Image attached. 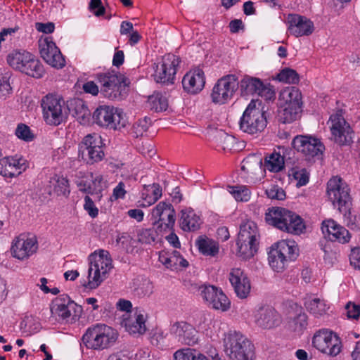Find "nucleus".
<instances>
[{
    "instance_id": "f257e3e1",
    "label": "nucleus",
    "mask_w": 360,
    "mask_h": 360,
    "mask_svg": "<svg viewBox=\"0 0 360 360\" xmlns=\"http://www.w3.org/2000/svg\"><path fill=\"white\" fill-rule=\"evenodd\" d=\"M326 193L334 206H338L340 212L343 214L344 221L351 229L356 227V217L352 214V198L349 188L341 178L333 176L327 183Z\"/></svg>"
},
{
    "instance_id": "f03ea898",
    "label": "nucleus",
    "mask_w": 360,
    "mask_h": 360,
    "mask_svg": "<svg viewBox=\"0 0 360 360\" xmlns=\"http://www.w3.org/2000/svg\"><path fill=\"white\" fill-rule=\"evenodd\" d=\"M265 221L269 225L295 235H300L305 229L304 222L299 214L281 207L268 208Z\"/></svg>"
},
{
    "instance_id": "7ed1b4c3",
    "label": "nucleus",
    "mask_w": 360,
    "mask_h": 360,
    "mask_svg": "<svg viewBox=\"0 0 360 360\" xmlns=\"http://www.w3.org/2000/svg\"><path fill=\"white\" fill-rule=\"evenodd\" d=\"M261 107V102L252 100L243 112L240 121V129L250 135L262 132L267 125L266 112Z\"/></svg>"
},
{
    "instance_id": "20e7f679",
    "label": "nucleus",
    "mask_w": 360,
    "mask_h": 360,
    "mask_svg": "<svg viewBox=\"0 0 360 360\" xmlns=\"http://www.w3.org/2000/svg\"><path fill=\"white\" fill-rule=\"evenodd\" d=\"M298 255L299 248L294 241L281 240L271 246L269 252V264L274 271L282 272Z\"/></svg>"
},
{
    "instance_id": "39448f33",
    "label": "nucleus",
    "mask_w": 360,
    "mask_h": 360,
    "mask_svg": "<svg viewBox=\"0 0 360 360\" xmlns=\"http://www.w3.org/2000/svg\"><path fill=\"white\" fill-rule=\"evenodd\" d=\"M259 233L256 224L249 221L240 225L236 245L237 255L243 259H248L257 252Z\"/></svg>"
},
{
    "instance_id": "423d86ee",
    "label": "nucleus",
    "mask_w": 360,
    "mask_h": 360,
    "mask_svg": "<svg viewBox=\"0 0 360 360\" xmlns=\"http://www.w3.org/2000/svg\"><path fill=\"white\" fill-rule=\"evenodd\" d=\"M224 351L231 360H253L254 345L241 333H230L224 339Z\"/></svg>"
},
{
    "instance_id": "0eeeda50",
    "label": "nucleus",
    "mask_w": 360,
    "mask_h": 360,
    "mask_svg": "<svg viewBox=\"0 0 360 360\" xmlns=\"http://www.w3.org/2000/svg\"><path fill=\"white\" fill-rule=\"evenodd\" d=\"M92 119L98 126L113 130H120L127 122L121 109L107 105L98 106L94 112Z\"/></svg>"
},
{
    "instance_id": "6e6552de",
    "label": "nucleus",
    "mask_w": 360,
    "mask_h": 360,
    "mask_svg": "<svg viewBox=\"0 0 360 360\" xmlns=\"http://www.w3.org/2000/svg\"><path fill=\"white\" fill-rule=\"evenodd\" d=\"M100 83V93L105 97L112 101L122 99L125 90V77L121 74L114 72L100 73L96 75Z\"/></svg>"
},
{
    "instance_id": "1a4fd4ad",
    "label": "nucleus",
    "mask_w": 360,
    "mask_h": 360,
    "mask_svg": "<svg viewBox=\"0 0 360 360\" xmlns=\"http://www.w3.org/2000/svg\"><path fill=\"white\" fill-rule=\"evenodd\" d=\"M332 139L340 146H350L353 143L354 131L345 120L342 110H338L330 117Z\"/></svg>"
},
{
    "instance_id": "9d476101",
    "label": "nucleus",
    "mask_w": 360,
    "mask_h": 360,
    "mask_svg": "<svg viewBox=\"0 0 360 360\" xmlns=\"http://www.w3.org/2000/svg\"><path fill=\"white\" fill-rule=\"evenodd\" d=\"M105 252L101 250L98 255H91L90 263L88 270V283L86 288L95 289L100 285L105 277L108 271L111 268V259L108 257L104 258Z\"/></svg>"
},
{
    "instance_id": "9b49d317",
    "label": "nucleus",
    "mask_w": 360,
    "mask_h": 360,
    "mask_svg": "<svg viewBox=\"0 0 360 360\" xmlns=\"http://www.w3.org/2000/svg\"><path fill=\"white\" fill-rule=\"evenodd\" d=\"M41 105L43 117L46 124L58 126L65 120V101L62 98L49 94L42 98Z\"/></svg>"
},
{
    "instance_id": "f8f14e48",
    "label": "nucleus",
    "mask_w": 360,
    "mask_h": 360,
    "mask_svg": "<svg viewBox=\"0 0 360 360\" xmlns=\"http://www.w3.org/2000/svg\"><path fill=\"white\" fill-rule=\"evenodd\" d=\"M292 146L308 161L321 156L325 150L320 139L310 135H297L292 139Z\"/></svg>"
},
{
    "instance_id": "ddd939ff",
    "label": "nucleus",
    "mask_w": 360,
    "mask_h": 360,
    "mask_svg": "<svg viewBox=\"0 0 360 360\" xmlns=\"http://www.w3.org/2000/svg\"><path fill=\"white\" fill-rule=\"evenodd\" d=\"M239 87L238 77L235 75H227L219 79L211 94L214 103L224 104L231 100Z\"/></svg>"
},
{
    "instance_id": "4468645a",
    "label": "nucleus",
    "mask_w": 360,
    "mask_h": 360,
    "mask_svg": "<svg viewBox=\"0 0 360 360\" xmlns=\"http://www.w3.org/2000/svg\"><path fill=\"white\" fill-rule=\"evenodd\" d=\"M179 63L180 58L178 56L172 53L165 55L160 65L156 63L153 65L155 72L153 76L154 80L157 83L163 84H174L176 68Z\"/></svg>"
},
{
    "instance_id": "2eb2a0df",
    "label": "nucleus",
    "mask_w": 360,
    "mask_h": 360,
    "mask_svg": "<svg viewBox=\"0 0 360 360\" xmlns=\"http://www.w3.org/2000/svg\"><path fill=\"white\" fill-rule=\"evenodd\" d=\"M101 144V136L88 134L79 144V158L91 165L101 161L104 157V152Z\"/></svg>"
},
{
    "instance_id": "dca6fc26",
    "label": "nucleus",
    "mask_w": 360,
    "mask_h": 360,
    "mask_svg": "<svg viewBox=\"0 0 360 360\" xmlns=\"http://www.w3.org/2000/svg\"><path fill=\"white\" fill-rule=\"evenodd\" d=\"M152 218L154 226H157L160 231L165 233L173 230L176 220V212L171 203L160 202L152 210Z\"/></svg>"
},
{
    "instance_id": "f3484780",
    "label": "nucleus",
    "mask_w": 360,
    "mask_h": 360,
    "mask_svg": "<svg viewBox=\"0 0 360 360\" xmlns=\"http://www.w3.org/2000/svg\"><path fill=\"white\" fill-rule=\"evenodd\" d=\"M239 89L242 96L253 95L255 94L271 99L275 97V91L270 84H265L257 77L245 75L238 82Z\"/></svg>"
},
{
    "instance_id": "a211bd4d",
    "label": "nucleus",
    "mask_w": 360,
    "mask_h": 360,
    "mask_svg": "<svg viewBox=\"0 0 360 360\" xmlns=\"http://www.w3.org/2000/svg\"><path fill=\"white\" fill-rule=\"evenodd\" d=\"M38 43L41 57L47 64L57 69L65 65L64 57L51 37L41 38Z\"/></svg>"
},
{
    "instance_id": "6ab92c4d",
    "label": "nucleus",
    "mask_w": 360,
    "mask_h": 360,
    "mask_svg": "<svg viewBox=\"0 0 360 360\" xmlns=\"http://www.w3.org/2000/svg\"><path fill=\"white\" fill-rule=\"evenodd\" d=\"M199 289L203 300L212 308L223 311L229 309L230 301L221 289L211 285H202Z\"/></svg>"
},
{
    "instance_id": "aec40b11",
    "label": "nucleus",
    "mask_w": 360,
    "mask_h": 360,
    "mask_svg": "<svg viewBox=\"0 0 360 360\" xmlns=\"http://www.w3.org/2000/svg\"><path fill=\"white\" fill-rule=\"evenodd\" d=\"M37 249L38 243L35 236L21 234L13 241L11 250L14 257L24 259L36 252Z\"/></svg>"
},
{
    "instance_id": "412c9836",
    "label": "nucleus",
    "mask_w": 360,
    "mask_h": 360,
    "mask_svg": "<svg viewBox=\"0 0 360 360\" xmlns=\"http://www.w3.org/2000/svg\"><path fill=\"white\" fill-rule=\"evenodd\" d=\"M288 30L295 37L308 36L314 31L313 22L304 16L289 14L287 18Z\"/></svg>"
},
{
    "instance_id": "4be33fe9",
    "label": "nucleus",
    "mask_w": 360,
    "mask_h": 360,
    "mask_svg": "<svg viewBox=\"0 0 360 360\" xmlns=\"http://www.w3.org/2000/svg\"><path fill=\"white\" fill-rule=\"evenodd\" d=\"M170 333L174 335L179 342L188 345H193L198 342V331L191 324L176 322L170 328Z\"/></svg>"
},
{
    "instance_id": "5701e85b",
    "label": "nucleus",
    "mask_w": 360,
    "mask_h": 360,
    "mask_svg": "<svg viewBox=\"0 0 360 360\" xmlns=\"http://www.w3.org/2000/svg\"><path fill=\"white\" fill-rule=\"evenodd\" d=\"M229 281L239 298L248 297L251 289L250 281L242 269H232L229 274Z\"/></svg>"
},
{
    "instance_id": "b1692460",
    "label": "nucleus",
    "mask_w": 360,
    "mask_h": 360,
    "mask_svg": "<svg viewBox=\"0 0 360 360\" xmlns=\"http://www.w3.org/2000/svg\"><path fill=\"white\" fill-rule=\"evenodd\" d=\"M205 84L204 72L200 68L187 72L182 79L184 89L192 94L200 92L203 89Z\"/></svg>"
},
{
    "instance_id": "393cba45",
    "label": "nucleus",
    "mask_w": 360,
    "mask_h": 360,
    "mask_svg": "<svg viewBox=\"0 0 360 360\" xmlns=\"http://www.w3.org/2000/svg\"><path fill=\"white\" fill-rule=\"evenodd\" d=\"M279 314L270 307L259 308L255 314L256 324L263 329H271L280 324Z\"/></svg>"
},
{
    "instance_id": "a878e982",
    "label": "nucleus",
    "mask_w": 360,
    "mask_h": 360,
    "mask_svg": "<svg viewBox=\"0 0 360 360\" xmlns=\"http://www.w3.org/2000/svg\"><path fill=\"white\" fill-rule=\"evenodd\" d=\"M202 221L199 215L192 209L181 211L179 225L184 231H195L200 228Z\"/></svg>"
},
{
    "instance_id": "bb28decb",
    "label": "nucleus",
    "mask_w": 360,
    "mask_h": 360,
    "mask_svg": "<svg viewBox=\"0 0 360 360\" xmlns=\"http://www.w3.org/2000/svg\"><path fill=\"white\" fill-rule=\"evenodd\" d=\"M117 337L118 334L115 329L105 324L100 323L97 350H103L112 347L117 341Z\"/></svg>"
},
{
    "instance_id": "cd10ccee",
    "label": "nucleus",
    "mask_w": 360,
    "mask_h": 360,
    "mask_svg": "<svg viewBox=\"0 0 360 360\" xmlns=\"http://www.w3.org/2000/svg\"><path fill=\"white\" fill-rule=\"evenodd\" d=\"M77 307V304L68 295H62L57 297L53 302V306L51 310H55L56 313L62 319H66L71 316V308ZM78 308H79L78 307Z\"/></svg>"
},
{
    "instance_id": "c85d7f7f",
    "label": "nucleus",
    "mask_w": 360,
    "mask_h": 360,
    "mask_svg": "<svg viewBox=\"0 0 360 360\" xmlns=\"http://www.w3.org/2000/svg\"><path fill=\"white\" fill-rule=\"evenodd\" d=\"M49 195L56 194V195H68L70 191L68 180L63 177L55 175L51 178L49 184L46 188Z\"/></svg>"
},
{
    "instance_id": "c756f323",
    "label": "nucleus",
    "mask_w": 360,
    "mask_h": 360,
    "mask_svg": "<svg viewBox=\"0 0 360 360\" xmlns=\"http://www.w3.org/2000/svg\"><path fill=\"white\" fill-rule=\"evenodd\" d=\"M280 96L285 101V105L302 110V96L298 88L288 87L281 93Z\"/></svg>"
},
{
    "instance_id": "7c9ffc66",
    "label": "nucleus",
    "mask_w": 360,
    "mask_h": 360,
    "mask_svg": "<svg viewBox=\"0 0 360 360\" xmlns=\"http://www.w3.org/2000/svg\"><path fill=\"white\" fill-rule=\"evenodd\" d=\"M199 252L205 256L215 257L219 253V244L214 240L205 236L198 237L195 242Z\"/></svg>"
},
{
    "instance_id": "2f4dec72",
    "label": "nucleus",
    "mask_w": 360,
    "mask_h": 360,
    "mask_svg": "<svg viewBox=\"0 0 360 360\" xmlns=\"http://www.w3.org/2000/svg\"><path fill=\"white\" fill-rule=\"evenodd\" d=\"M165 233L163 231H160L157 226L139 229L137 232L138 241L143 244H152L158 242L161 239L163 234Z\"/></svg>"
},
{
    "instance_id": "473e14b6",
    "label": "nucleus",
    "mask_w": 360,
    "mask_h": 360,
    "mask_svg": "<svg viewBox=\"0 0 360 360\" xmlns=\"http://www.w3.org/2000/svg\"><path fill=\"white\" fill-rule=\"evenodd\" d=\"M31 53L25 51H14L7 56L8 63L14 69L21 71L30 60Z\"/></svg>"
},
{
    "instance_id": "72a5a7b5",
    "label": "nucleus",
    "mask_w": 360,
    "mask_h": 360,
    "mask_svg": "<svg viewBox=\"0 0 360 360\" xmlns=\"http://www.w3.org/2000/svg\"><path fill=\"white\" fill-rule=\"evenodd\" d=\"M100 323L89 327L82 335V343L87 348L97 350L98 338L99 335Z\"/></svg>"
},
{
    "instance_id": "f704fd0d",
    "label": "nucleus",
    "mask_w": 360,
    "mask_h": 360,
    "mask_svg": "<svg viewBox=\"0 0 360 360\" xmlns=\"http://www.w3.org/2000/svg\"><path fill=\"white\" fill-rule=\"evenodd\" d=\"M332 331L328 330H321L316 332L312 339L313 346L321 353H327L328 345V342L330 340Z\"/></svg>"
},
{
    "instance_id": "c9c22d12",
    "label": "nucleus",
    "mask_w": 360,
    "mask_h": 360,
    "mask_svg": "<svg viewBox=\"0 0 360 360\" xmlns=\"http://www.w3.org/2000/svg\"><path fill=\"white\" fill-rule=\"evenodd\" d=\"M284 157L279 153L274 152L264 159V166L271 172H278L284 168Z\"/></svg>"
},
{
    "instance_id": "e433bc0d",
    "label": "nucleus",
    "mask_w": 360,
    "mask_h": 360,
    "mask_svg": "<svg viewBox=\"0 0 360 360\" xmlns=\"http://www.w3.org/2000/svg\"><path fill=\"white\" fill-rule=\"evenodd\" d=\"M20 72L32 77L40 78L43 76L44 70L41 62L31 54L30 60Z\"/></svg>"
},
{
    "instance_id": "4c0bfd02",
    "label": "nucleus",
    "mask_w": 360,
    "mask_h": 360,
    "mask_svg": "<svg viewBox=\"0 0 360 360\" xmlns=\"http://www.w3.org/2000/svg\"><path fill=\"white\" fill-rule=\"evenodd\" d=\"M8 169L11 173L15 174V176L20 175L25 171L29 166V163L24 158L18 155L6 157Z\"/></svg>"
},
{
    "instance_id": "58836bf2",
    "label": "nucleus",
    "mask_w": 360,
    "mask_h": 360,
    "mask_svg": "<svg viewBox=\"0 0 360 360\" xmlns=\"http://www.w3.org/2000/svg\"><path fill=\"white\" fill-rule=\"evenodd\" d=\"M73 115L80 124H85L89 122L91 112L85 103L80 99L75 100L74 102Z\"/></svg>"
},
{
    "instance_id": "ea45409f",
    "label": "nucleus",
    "mask_w": 360,
    "mask_h": 360,
    "mask_svg": "<svg viewBox=\"0 0 360 360\" xmlns=\"http://www.w3.org/2000/svg\"><path fill=\"white\" fill-rule=\"evenodd\" d=\"M148 103L151 110L155 112L165 111L168 108V101L165 96L161 93H155L150 96Z\"/></svg>"
},
{
    "instance_id": "a19ab883",
    "label": "nucleus",
    "mask_w": 360,
    "mask_h": 360,
    "mask_svg": "<svg viewBox=\"0 0 360 360\" xmlns=\"http://www.w3.org/2000/svg\"><path fill=\"white\" fill-rule=\"evenodd\" d=\"M304 306L308 311L314 316L323 314L326 311V304L319 298H314L305 301Z\"/></svg>"
},
{
    "instance_id": "79ce46f5",
    "label": "nucleus",
    "mask_w": 360,
    "mask_h": 360,
    "mask_svg": "<svg viewBox=\"0 0 360 360\" xmlns=\"http://www.w3.org/2000/svg\"><path fill=\"white\" fill-rule=\"evenodd\" d=\"M302 111V110L296 109V108L285 105L283 109L278 112V120L282 123H290L297 118Z\"/></svg>"
},
{
    "instance_id": "37998d69",
    "label": "nucleus",
    "mask_w": 360,
    "mask_h": 360,
    "mask_svg": "<svg viewBox=\"0 0 360 360\" xmlns=\"http://www.w3.org/2000/svg\"><path fill=\"white\" fill-rule=\"evenodd\" d=\"M127 330L129 333L143 334L146 330L145 318L143 314H138L133 322L128 321L125 323Z\"/></svg>"
},
{
    "instance_id": "c03bdc74",
    "label": "nucleus",
    "mask_w": 360,
    "mask_h": 360,
    "mask_svg": "<svg viewBox=\"0 0 360 360\" xmlns=\"http://www.w3.org/2000/svg\"><path fill=\"white\" fill-rule=\"evenodd\" d=\"M276 79L288 84H297L300 81L298 73L293 69L285 68L276 75Z\"/></svg>"
},
{
    "instance_id": "a18cd8bd",
    "label": "nucleus",
    "mask_w": 360,
    "mask_h": 360,
    "mask_svg": "<svg viewBox=\"0 0 360 360\" xmlns=\"http://www.w3.org/2000/svg\"><path fill=\"white\" fill-rule=\"evenodd\" d=\"M262 166V158L261 154H250L243 160L241 169L247 170L255 167L261 169Z\"/></svg>"
},
{
    "instance_id": "49530a36",
    "label": "nucleus",
    "mask_w": 360,
    "mask_h": 360,
    "mask_svg": "<svg viewBox=\"0 0 360 360\" xmlns=\"http://www.w3.org/2000/svg\"><path fill=\"white\" fill-rule=\"evenodd\" d=\"M150 124V118L145 117L143 119L139 120L133 124L131 133L136 138L141 136L148 130Z\"/></svg>"
},
{
    "instance_id": "de8ad7c7",
    "label": "nucleus",
    "mask_w": 360,
    "mask_h": 360,
    "mask_svg": "<svg viewBox=\"0 0 360 360\" xmlns=\"http://www.w3.org/2000/svg\"><path fill=\"white\" fill-rule=\"evenodd\" d=\"M330 339V342L328 341V344H327L328 345L327 353L324 354L329 356L335 357L339 354L342 350L341 340L337 334L333 332H332V335Z\"/></svg>"
},
{
    "instance_id": "09e8293b",
    "label": "nucleus",
    "mask_w": 360,
    "mask_h": 360,
    "mask_svg": "<svg viewBox=\"0 0 360 360\" xmlns=\"http://www.w3.org/2000/svg\"><path fill=\"white\" fill-rule=\"evenodd\" d=\"M229 191L237 201L247 202L250 198V191L243 186H229Z\"/></svg>"
},
{
    "instance_id": "8fccbe9b",
    "label": "nucleus",
    "mask_w": 360,
    "mask_h": 360,
    "mask_svg": "<svg viewBox=\"0 0 360 360\" xmlns=\"http://www.w3.org/2000/svg\"><path fill=\"white\" fill-rule=\"evenodd\" d=\"M217 139L224 150H231L233 145L236 143L235 137L229 135L223 131H218Z\"/></svg>"
},
{
    "instance_id": "3c124183",
    "label": "nucleus",
    "mask_w": 360,
    "mask_h": 360,
    "mask_svg": "<svg viewBox=\"0 0 360 360\" xmlns=\"http://www.w3.org/2000/svg\"><path fill=\"white\" fill-rule=\"evenodd\" d=\"M196 355H199V351L193 348H183L177 350L174 354V360H193Z\"/></svg>"
},
{
    "instance_id": "603ef678",
    "label": "nucleus",
    "mask_w": 360,
    "mask_h": 360,
    "mask_svg": "<svg viewBox=\"0 0 360 360\" xmlns=\"http://www.w3.org/2000/svg\"><path fill=\"white\" fill-rule=\"evenodd\" d=\"M15 134L16 136L25 141H31L34 139V135L30 127L25 124L20 123L18 124Z\"/></svg>"
},
{
    "instance_id": "864d4df0",
    "label": "nucleus",
    "mask_w": 360,
    "mask_h": 360,
    "mask_svg": "<svg viewBox=\"0 0 360 360\" xmlns=\"http://www.w3.org/2000/svg\"><path fill=\"white\" fill-rule=\"evenodd\" d=\"M289 176H292L297 182V186H302L306 185L309 181V174L306 169H297L293 168Z\"/></svg>"
},
{
    "instance_id": "5fc2aeb1",
    "label": "nucleus",
    "mask_w": 360,
    "mask_h": 360,
    "mask_svg": "<svg viewBox=\"0 0 360 360\" xmlns=\"http://www.w3.org/2000/svg\"><path fill=\"white\" fill-rule=\"evenodd\" d=\"M159 261L167 269L172 270L176 269L177 257L172 256L167 252H160L159 255Z\"/></svg>"
},
{
    "instance_id": "6e6d98bb",
    "label": "nucleus",
    "mask_w": 360,
    "mask_h": 360,
    "mask_svg": "<svg viewBox=\"0 0 360 360\" xmlns=\"http://www.w3.org/2000/svg\"><path fill=\"white\" fill-rule=\"evenodd\" d=\"M351 236L348 230L345 227L340 226L333 236H329V239L332 241H338L340 243H348L350 240Z\"/></svg>"
},
{
    "instance_id": "4d7b16f0",
    "label": "nucleus",
    "mask_w": 360,
    "mask_h": 360,
    "mask_svg": "<svg viewBox=\"0 0 360 360\" xmlns=\"http://www.w3.org/2000/svg\"><path fill=\"white\" fill-rule=\"evenodd\" d=\"M265 193L267 197L272 200H283L286 197L285 191L277 185L266 189Z\"/></svg>"
},
{
    "instance_id": "13d9d810",
    "label": "nucleus",
    "mask_w": 360,
    "mask_h": 360,
    "mask_svg": "<svg viewBox=\"0 0 360 360\" xmlns=\"http://www.w3.org/2000/svg\"><path fill=\"white\" fill-rule=\"evenodd\" d=\"M91 183H89L91 186V195H96L98 198H100L101 192L103 190V176L101 175H96L94 178L91 174Z\"/></svg>"
},
{
    "instance_id": "bf43d9fd",
    "label": "nucleus",
    "mask_w": 360,
    "mask_h": 360,
    "mask_svg": "<svg viewBox=\"0 0 360 360\" xmlns=\"http://www.w3.org/2000/svg\"><path fill=\"white\" fill-rule=\"evenodd\" d=\"M10 74L8 72L4 75H0V98L4 97L8 94L11 91V87L9 83Z\"/></svg>"
},
{
    "instance_id": "052dcab7",
    "label": "nucleus",
    "mask_w": 360,
    "mask_h": 360,
    "mask_svg": "<svg viewBox=\"0 0 360 360\" xmlns=\"http://www.w3.org/2000/svg\"><path fill=\"white\" fill-rule=\"evenodd\" d=\"M89 9L97 17L103 15L105 12V8L103 6L101 0H91Z\"/></svg>"
},
{
    "instance_id": "680f3d73",
    "label": "nucleus",
    "mask_w": 360,
    "mask_h": 360,
    "mask_svg": "<svg viewBox=\"0 0 360 360\" xmlns=\"http://www.w3.org/2000/svg\"><path fill=\"white\" fill-rule=\"evenodd\" d=\"M340 226L334 220L328 219L322 223L321 229L323 233H327L329 237L333 236Z\"/></svg>"
},
{
    "instance_id": "e2e57ef3",
    "label": "nucleus",
    "mask_w": 360,
    "mask_h": 360,
    "mask_svg": "<svg viewBox=\"0 0 360 360\" xmlns=\"http://www.w3.org/2000/svg\"><path fill=\"white\" fill-rule=\"evenodd\" d=\"M85 203L84 205V210L88 212L89 216H91L92 218H95L98 214V210L95 206L94 201L89 196L86 195L84 198Z\"/></svg>"
},
{
    "instance_id": "0e129e2a",
    "label": "nucleus",
    "mask_w": 360,
    "mask_h": 360,
    "mask_svg": "<svg viewBox=\"0 0 360 360\" xmlns=\"http://www.w3.org/2000/svg\"><path fill=\"white\" fill-rule=\"evenodd\" d=\"M295 324V330L301 331L307 326V316L306 314H298L293 320Z\"/></svg>"
},
{
    "instance_id": "69168bd1",
    "label": "nucleus",
    "mask_w": 360,
    "mask_h": 360,
    "mask_svg": "<svg viewBox=\"0 0 360 360\" xmlns=\"http://www.w3.org/2000/svg\"><path fill=\"white\" fill-rule=\"evenodd\" d=\"M350 264L355 269L360 270V248H356L352 250L349 255Z\"/></svg>"
},
{
    "instance_id": "338daca9",
    "label": "nucleus",
    "mask_w": 360,
    "mask_h": 360,
    "mask_svg": "<svg viewBox=\"0 0 360 360\" xmlns=\"http://www.w3.org/2000/svg\"><path fill=\"white\" fill-rule=\"evenodd\" d=\"M347 316L349 319H358L360 305L349 302L345 307Z\"/></svg>"
},
{
    "instance_id": "774afa93",
    "label": "nucleus",
    "mask_w": 360,
    "mask_h": 360,
    "mask_svg": "<svg viewBox=\"0 0 360 360\" xmlns=\"http://www.w3.org/2000/svg\"><path fill=\"white\" fill-rule=\"evenodd\" d=\"M35 27L37 31L45 33V34H51L54 31L55 25L53 22H37L35 24Z\"/></svg>"
}]
</instances>
